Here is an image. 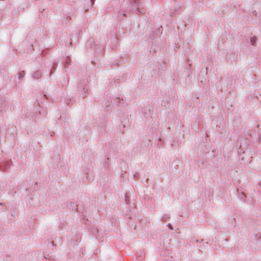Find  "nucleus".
Segmentation results:
<instances>
[{"label":"nucleus","instance_id":"obj_1","mask_svg":"<svg viewBox=\"0 0 261 261\" xmlns=\"http://www.w3.org/2000/svg\"><path fill=\"white\" fill-rule=\"evenodd\" d=\"M251 42H252V44L253 45H254V43H255V40H254V38H252V39H251Z\"/></svg>","mask_w":261,"mask_h":261},{"label":"nucleus","instance_id":"obj_2","mask_svg":"<svg viewBox=\"0 0 261 261\" xmlns=\"http://www.w3.org/2000/svg\"><path fill=\"white\" fill-rule=\"evenodd\" d=\"M168 226H169V228H170L171 229H172V230L173 229V228H172V226H171V224H168Z\"/></svg>","mask_w":261,"mask_h":261}]
</instances>
